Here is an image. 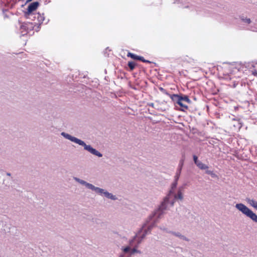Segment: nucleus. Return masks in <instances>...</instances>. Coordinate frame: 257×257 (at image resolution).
Wrapping results in <instances>:
<instances>
[{"mask_svg":"<svg viewBox=\"0 0 257 257\" xmlns=\"http://www.w3.org/2000/svg\"><path fill=\"white\" fill-rule=\"evenodd\" d=\"M171 98L173 100L175 101L177 99H181L182 101H184L185 102L187 103V104H189L191 102V101L188 98V97L186 96L184 97H181L177 94H174L171 96Z\"/></svg>","mask_w":257,"mask_h":257,"instance_id":"20e7f679","label":"nucleus"},{"mask_svg":"<svg viewBox=\"0 0 257 257\" xmlns=\"http://www.w3.org/2000/svg\"><path fill=\"white\" fill-rule=\"evenodd\" d=\"M175 198H178L180 200H182L183 198L182 193L180 191H179L178 192V195L177 196H175Z\"/></svg>","mask_w":257,"mask_h":257,"instance_id":"4468645a","label":"nucleus"},{"mask_svg":"<svg viewBox=\"0 0 257 257\" xmlns=\"http://www.w3.org/2000/svg\"><path fill=\"white\" fill-rule=\"evenodd\" d=\"M39 6L38 2H34L31 4L28 8V13L30 14L32 12L35 11Z\"/></svg>","mask_w":257,"mask_h":257,"instance_id":"39448f33","label":"nucleus"},{"mask_svg":"<svg viewBox=\"0 0 257 257\" xmlns=\"http://www.w3.org/2000/svg\"><path fill=\"white\" fill-rule=\"evenodd\" d=\"M137 252V250L136 249H134L133 250V253H135V252Z\"/></svg>","mask_w":257,"mask_h":257,"instance_id":"6ab92c4d","label":"nucleus"},{"mask_svg":"<svg viewBox=\"0 0 257 257\" xmlns=\"http://www.w3.org/2000/svg\"><path fill=\"white\" fill-rule=\"evenodd\" d=\"M193 160L196 165L200 161L198 160L197 157L195 155L193 156Z\"/></svg>","mask_w":257,"mask_h":257,"instance_id":"2eb2a0df","label":"nucleus"},{"mask_svg":"<svg viewBox=\"0 0 257 257\" xmlns=\"http://www.w3.org/2000/svg\"><path fill=\"white\" fill-rule=\"evenodd\" d=\"M61 135L65 138L70 140V141L75 143L80 146H83L85 150L88 151L91 154L98 157H101L102 156L101 153H100L95 149L93 148L90 145H86L84 141L64 132L61 133Z\"/></svg>","mask_w":257,"mask_h":257,"instance_id":"f257e3e1","label":"nucleus"},{"mask_svg":"<svg viewBox=\"0 0 257 257\" xmlns=\"http://www.w3.org/2000/svg\"><path fill=\"white\" fill-rule=\"evenodd\" d=\"M196 165L201 170H206V173L208 174L212 175H213V171L208 170V166L205 164H203L201 161H199Z\"/></svg>","mask_w":257,"mask_h":257,"instance_id":"7ed1b4c3","label":"nucleus"},{"mask_svg":"<svg viewBox=\"0 0 257 257\" xmlns=\"http://www.w3.org/2000/svg\"><path fill=\"white\" fill-rule=\"evenodd\" d=\"M235 208L253 222L257 223V215L246 205L242 203H237L235 205Z\"/></svg>","mask_w":257,"mask_h":257,"instance_id":"f03ea898","label":"nucleus"},{"mask_svg":"<svg viewBox=\"0 0 257 257\" xmlns=\"http://www.w3.org/2000/svg\"><path fill=\"white\" fill-rule=\"evenodd\" d=\"M182 107L181 110L185 111L188 108L187 103L184 101H182L181 99H177L175 101Z\"/></svg>","mask_w":257,"mask_h":257,"instance_id":"423d86ee","label":"nucleus"},{"mask_svg":"<svg viewBox=\"0 0 257 257\" xmlns=\"http://www.w3.org/2000/svg\"><path fill=\"white\" fill-rule=\"evenodd\" d=\"M31 0H28L27 2H30L31 1Z\"/></svg>","mask_w":257,"mask_h":257,"instance_id":"5701e85b","label":"nucleus"},{"mask_svg":"<svg viewBox=\"0 0 257 257\" xmlns=\"http://www.w3.org/2000/svg\"><path fill=\"white\" fill-rule=\"evenodd\" d=\"M150 105H151V106H152V107H153V106H154V104H153V103H151V104H150Z\"/></svg>","mask_w":257,"mask_h":257,"instance_id":"aec40b11","label":"nucleus"},{"mask_svg":"<svg viewBox=\"0 0 257 257\" xmlns=\"http://www.w3.org/2000/svg\"><path fill=\"white\" fill-rule=\"evenodd\" d=\"M104 194V195L107 198L112 199V200H115L116 199V197L114 195H113L112 194L108 192L107 191L104 190L103 192L102 193Z\"/></svg>","mask_w":257,"mask_h":257,"instance_id":"6e6552de","label":"nucleus"},{"mask_svg":"<svg viewBox=\"0 0 257 257\" xmlns=\"http://www.w3.org/2000/svg\"><path fill=\"white\" fill-rule=\"evenodd\" d=\"M176 185H177V183H175L174 184H173V187L175 188L176 187Z\"/></svg>","mask_w":257,"mask_h":257,"instance_id":"a211bd4d","label":"nucleus"},{"mask_svg":"<svg viewBox=\"0 0 257 257\" xmlns=\"http://www.w3.org/2000/svg\"><path fill=\"white\" fill-rule=\"evenodd\" d=\"M75 180L77 181L78 182H79V183L82 184V185H85L86 182L83 181V180H80V179L79 178H75Z\"/></svg>","mask_w":257,"mask_h":257,"instance_id":"ddd939ff","label":"nucleus"},{"mask_svg":"<svg viewBox=\"0 0 257 257\" xmlns=\"http://www.w3.org/2000/svg\"><path fill=\"white\" fill-rule=\"evenodd\" d=\"M247 202L250 206L257 210V201L254 199H247Z\"/></svg>","mask_w":257,"mask_h":257,"instance_id":"0eeeda50","label":"nucleus"},{"mask_svg":"<svg viewBox=\"0 0 257 257\" xmlns=\"http://www.w3.org/2000/svg\"><path fill=\"white\" fill-rule=\"evenodd\" d=\"M89 189H90L92 190H94V189H95V186H93L92 184H89L88 183H86L85 185Z\"/></svg>","mask_w":257,"mask_h":257,"instance_id":"9b49d317","label":"nucleus"},{"mask_svg":"<svg viewBox=\"0 0 257 257\" xmlns=\"http://www.w3.org/2000/svg\"><path fill=\"white\" fill-rule=\"evenodd\" d=\"M127 56H129V57H131L132 58H133L134 59L140 60H142V61H143L144 62H146L147 61L144 60L143 57L139 56H137V55H136L133 54H132L131 53H128V54H127Z\"/></svg>","mask_w":257,"mask_h":257,"instance_id":"1a4fd4ad","label":"nucleus"},{"mask_svg":"<svg viewBox=\"0 0 257 257\" xmlns=\"http://www.w3.org/2000/svg\"><path fill=\"white\" fill-rule=\"evenodd\" d=\"M96 192L102 194L103 192L104 189L95 187V189L94 190Z\"/></svg>","mask_w":257,"mask_h":257,"instance_id":"9d476101","label":"nucleus"},{"mask_svg":"<svg viewBox=\"0 0 257 257\" xmlns=\"http://www.w3.org/2000/svg\"><path fill=\"white\" fill-rule=\"evenodd\" d=\"M176 235L177 236H178L180 237L181 238H182V239H183L187 240V239H186V238L184 236H183V235H181V234H179V233H178V234H176Z\"/></svg>","mask_w":257,"mask_h":257,"instance_id":"dca6fc26","label":"nucleus"},{"mask_svg":"<svg viewBox=\"0 0 257 257\" xmlns=\"http://www.w3.org/2000/svg\"><path fill=\"white\" fill-rule=\"evenodd\" d=\"M160 89H161L162 91H163V88H161V87L160 88Z\"/></svg>","mask_w":257,"mask_h":257,"instance_id":"412c9836","label":"nucleus"},{"mask_svg":"<svg viewBox=\"0 0 257 257\" xmlns=\"http://www.w3.org/2000/svg\"><path fill=\"white\" fill-rule=\"evenodd\" d=\"M247 21H248V23H249L250 22V20H248Z\"/></svg>","mask_w":257,"mask_h":257,"instance_id":"4be33fe9","label":"nucleus"},{"mask_svg":"<svg viewBox=\"0 0 257 257\" xmlns=\"http://www.w3.org/2000/svg\"><path fill=\"white\" fill-rule=\"evenodd\" d=\"M128 65L131 68V69L132 70L134 69L136 66V64L134 62H128Z\"/></svg>","mask_w":257,"mask_h":257,"instance_id":"f8f14e48","label":"nucleus"},{"mask_svg":"<svg viewBox=\"0 0 257 257\" xmlns=\"http://www.w3.org/2000/svg\"><path fill=\"white\" fill-rule=\"evenodd\" d=\"M130 250V248L128 247H126L123 249V251L124 252H127Z\"/></svg>","mask_w":257,"mask_h":257,"instance_id":"f3484780","label":"nucleus"}]
</instances>
